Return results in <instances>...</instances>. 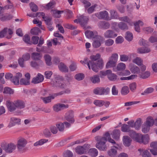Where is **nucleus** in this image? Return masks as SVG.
<instances>
[{
  "label": "nucleus",
  "instance_id": "obj_22",
  "mask_svg": "<svg viewBox=\"0 0 157 157\" xmlns=\"http://www.w3.org/2000/svg\"><path fill=\"white\" fill-rule=\"evenodd\" d=\"M144 123L151 127L153 126L155 124V120L153 117L151 116L147 117Z\"/></svg>",
  "mask_w": 157,
  "mask_h": 157
},
{
  "label": "nucleus",
  "instance_id": "obj_18",
  "mask_svg": "<svg viewBox=\"0 0 157 157\" xmlns=\"http://www.w3.org/2000/svg\"><path fill=\"white\" fill-rule=\"evenodd\" d=\"M44 79V76L41 74L39 73L33 79L32 82L34 84L42 82Z\"/></svg>",
  "mask_w": 157,
  "mask_h": 157
},
{
  "label": "nucleus",
  "instance_id": "obj_55",
  "mask_svg": "<svg viewBox=\"0 0 157 157\" xmlns=\"http://www.w3.org/2000/svg\"><path fill=\"white\" fill-rule=\"evenodd\" d=\"M56 3L55 1H52L48 4L44 5V7L47 9H51L53 7V6L56 4Z\"/></svg>",
  "mask_w": 157,
  "mask_h": 157
},
{
  "label": "nucleus",
  "instance_id": "obj_20",
  "mask_svg": "<svg viewBox=\"0 0 157 157\" xmlns=\"http://www.w3.org/2000/svg\"><path fill=\"white\" fill-rule=\"evenodd\" d=\"M150 147L152 148L150 149V151L153 155H157V142H154L150 144Z\"/></svg>",
  "mask_w": 157,
  "mask_h": 157
},
{
  "label": "nucleus",
  "instance_id": "obj_61",
  "mask_svg": "<svg viewBox=\"0 0 157 157\" xmlns=\"http://www.w3.org/2000/svg\"><path fill=\"white\" fill-rule=\"evenodd\" d=\"M129 57L127 55L125 54H121L120 55V60L122 62H126L128 61Z\"/></svg>",
  "mask_w": 157,
  "mask_h": 157
},
{
  "label": "nucleus",
  "instance_id": "obj_46",
  "mask_svg": "<svg viewBox=\"0 0 157 157\" xmlns=\"http://www.w3.org/2000/svg\"><path fill=\"white\" fill-rule=\"evenodd\" d=\"M150 75V73L149 71H147L144 73H141L139 74V76L143 79H145L148 78Z\"/></svg>",
  "mask_w": 157,
  "mask_h": 157
},
{
  "label": "nucleus",
  "instance_id": "obj_3",
  "mask_svg": "<svg viewBox=\"0 0 157 157\" xmlns=\"http://www.w3.org/2000/svg\"><path fill=\"white\" fill-rule=\"evenodd\" d=\"M90 147V145L85 144L82 146H78L75 148L76 153L79 155L86 154L88 150Z\"/></svg>",
  "mask_w": 157,
  "mask_h": 157
},
{
  "label": "nucleus",
  "instance_id": "obj_48",
  "mask_svg": "<svg viewBox=\"0 0 157 157\" xmlns=\"http://www.w3.org/2000/svg\"><path fill=\"white\" fill-rule=\"evenodd\" d=\"M13 7V6L12 5L6 6H5L4 8L0 6V16H1L2 17H3L4 18L5 17V18H6L2 14L4 10V9H11Z\"/></svg>",
  "mask_w": 157,
  "mask_h": 157
},
{
  "label": "nucleus",
  "instance_id": "obj_11",
  "mask_svg": "<svg viewBox=\"0 0 157 157\" xmlns=\"http://www.w3.org/2000/svg\"><path fill=\"white\" fill-rule=\"evenodd\" d=\"M94 39V40L93 43V46L94 47L96 48L99 47L104 40V39L102 37L98 35Z\"/></svg>",
  "mask_w": 157,
  "mask_h": 157
},
{
  "label": "nucleus",
  "instance_id": "obj_49",
  "mask_svg": "<svg viewBox=\"0 0 157 157\" xmlns=\"http://www.w3.org/2000/svg\"><path fill=\"white\" fill-rule=\"evenodd\" d=\"M150 126L144 123L142 126V131L144 133H147L150 131Z\"/></svg>",
  "mask_w": 157,
  "mask_h": 157
},
{
  "label": "nucleus",
  "instance_id": "obj_24",
  "mask_svg": "<svg viewBox=\"0 0 157 157\" xmlns=\"http://www.w3.org/2000/svg\"><path fill=\"white\" fill-rule=\"evenodd\" d=\"M138 151L142 157H151L150 153L147 150L143 148H140Z\"/></svg>",
  "mask_w": 157,
  "mask_h": 157
},
{
  "label": "nucleus",
  "instance_id": "obj_1",
  "mask_svg": "<svg viewBox=\"0 0 157 157\" xmlns=\"http://www.w3.org/2000/svg\"><path fill=\"white\" fill-rule=\"evenodd\" d=\"M100 57V54L97 53L96 55H92L90 56V60H88L87 58H85L83 60H81L80 62L83 65L86 64L90 70L91 68L94 72H97L99 69L102 68L104 65L103 61L102 59L96 61Z\"/></svg>",
  "mask_w": 157,
  "mask_h": 157
},
{
  "label": "nucleus",
  "instance_id": "obj_33",
  "mask_svg": "<svg viewBox=\"0 0 157 157\" xmlns=\"http://www.w3.org/2000/svg\"><path fill=\"white\" fill-rule=\"evenodd\" d=\"M55 80L56 82H52V84H53L57 86H61L62 87H63V86H62L63 80L61 77L59 76L57 77L56 78Z\"/></svg>",
  "mask_w": 157,
  "mask_h": 157
},
{
  "label": "nucleus",
  "instance_id": "obj_30",
  "mask_svg": "<svg viewBox=\"0 0 157 157\" xmlns=\"http://www.w3.org/2000/svg\"><path fill=\"white\" fill-rule=\"evenodd\" d=\"M118 148L115 146L112 147L111 149L109 150L108 152V154L109 156L115 157L116 156L117 154V149Z\"/></svg>",
  "mask_w": 157,
  "mask_h": 157
},
{
  "label": "nucleus",
  "instance_id": "obj_6",
  "mask_svg": "<svg viewBox=\"0 0 157 157\" xmlns=\"http://www.w3.org/2000/svg\"><path fill=\"white\" fill-rule=\"evenodd\" d=\"M142 123V120L140 118L137 119L135 122L133 120H131L128 122V124L132 128H134L136 130H138L141 128Z\"/></svg>",
  "mask_w": 157,
  "mask_h": 157
},
{
  "label": "nucleus",
  "instance_id": "obj_58",
  "mask_svg": "<svg viewBox=\"0 0 157 157\" xmlns=\"http://www.w3.org/2000/svg\"><path fill=\"white\" fill-rule=\"evenodd\" d=\"M125 38L128 41H131L133 38L132 34L129 32H127L126 33Z\"/></svg>",
  "mask_w": 157,
  "mask_h": 157
},
{
  "label": "nucleus",
  "instance_id": "obj_40",
  "mask_svg": "<svg viewBox=\"0 0 157 157\" xmlns=\"http://www.w3.org/2000/svg\"><path fill=\"white\" fill-rule=\"evenodd\" d=\"M59 70L61 71L66 72L68 71V67L62 63H60L58 65Z\"/></svg>",
  "mask_w": 157,
  "mask_h": 157
},
{
  "label": "nucleus",
  "instance_id": "obj_50",
  "mask_svg": "<svg viewBox=\"0 0 157 157\" xmlns=\"http://www.w3.org/2000/svg\"><path fill=\"white\" fill-rule=\"evenodd\" d=\"M90 79L91 81L94 83H98L100 81L99 76L97 75L91 77Z\"/></svg>",
  "mask_w": 157,
  "mask_h": 157
},
{
  "label": "nucleus",
  "instance_id": "obj_2",
  "mask_svg": "<svg viewBox=\"0 0 157 157\" xmlns=\"http://www.w3.org/2000/svg\"><path fill=\"white\" fill-rule=\"evenodd\" d=\"M95 140L97 142L95 145V147L100 151L106 150L107 146L105 143L107 140L112 144L116 143L115 141L110 137L109 132L105 133L103 136H97L95 137Z\"/></svg>",
  "mask_w": 157,
  "mask_h": 157
},
{
  "label": "nucleus",
  "instance_id": "obj_13",
  "mask_svg": "<svg viewBox=\"0 0 157 157\" xmlns=\"http://www.w3.org/2000/svg\"><path fill=\"white\" fill-rule=\"evenodd\" d=\"M21 122V120L20 118L15 117H11L10 119L8 127L10 128H11L16 124H20Z\"/></svg>",
  "mask_w": 157,
  "mask_h": 157
},
{
  "label": "nucleus",
  "instance_id": "obj_45",
  "mask_svg": "<svg viewBox=\"0 0 157 157\" xmlns=\"http://www.w3.org/2000/svg\"><path fill=\"white\" fill-rule=\"evenodd\" d=\"M130 126L128 125L124 124L122 125L121 127V130L124 132H129L132 130H130Z\"/></svg>",
  "mask_w": 157,
  "mask_h": 157
},
{
  "label": "nucleus",
  "instance_id": "obj_5",
  "mask_svg": "<svg viewBox=\"0 0 157 157\" xmlns=\"http://www.w3.org/2000/svg\"><path fill=\"white\" fill-rule=\"evenodd\" d=\"M28 141L26 139L22 137H20L17 139V146L18 150L21 151L25 149Z\"/></svg>",
  "mask_w": 157,
  "mask_h": 157
},
{
  "label": "nucleus",
  "instance_id": "obj_57",
  "mask_svg": "<svg viewBox=\"0 0 157 157\" xmlns=\"http://www.w3.org/2000/svg\"><path fill=\"white\" fill-rule=\"evenodd\" d=\"M129 90L128 86H123L121 89V93L122 94L126 95L129 92Z\"/></svg>",
  "mask_w": 157,
  "mask_h": 157
},
{
  "label": "nucleus",
  "instance_id": "obj_60",
  "mask_svg": "<svg viewBox=\"0 0 157 157\" xmlns=\"http://www.w3.org/2000/svg\"><path fill=\"white\" fill-rule=\"evenodd\" d=\"M108 78L111 81H114L117 80V76L113 73H110L108 75Z\"/></svg>",
  "mask_w": 157,
  "mask_h": 157
},
{
  "label": "nucleus",
  "instance_id": "obj_63",
  "mask_svg": "<svg viewBox=\"0 0 157 157\" xmlns=\"http://www.w3.org/2000/svg\"><path fill=\"white\" fill-rule=\"evenodd\" d=\"M41 134H43V135L46 137H49L51 135V132L47 128H45L43 130Z\"/></svg>",
  "mask_w": 157,
  "mask_h": 157
},
{
  "label": "nucleus",
  "instance_id": "obj_59",
  "mask_svg": "<svg viewBox=\"0 0 157 157\" xmlns=\"http://www.w3.org/2000/svg\"><path fill=\"white\" fill-rule=\"evenodd\" d=\"M20 83L21 85H29L30 84V81L29 79L23 78L20 80Z\"/></svg>",
  "mask_w": 157,
  "mask_h": 157
},
{
  "label": "nucleus",
  "instance_id": "obj_14",
  "mask_svg": "<svg viewBox=\"0 0 157 157\" xmlns=\"http://www.w3.org/2000/svg\"><path fill=\"white\" fill-rule=\"evenodd\" d=\"M44 15L45 14L44 13H38L35 14V16L36 17L42 18L44 20L46 24H50L51 18L48 17H45Z\"/></svg>",
  "mask_w": 157,
  "mask_h": 157
},
{
  "label": "nucleus",
  "instance_id": "obj_41",
  "mask_svg": "<svg viewBox=\"0 0 157 157\" xmlns=\"http://www.w3.org/2000/svg\"><path fill=\"white\" fill-rule=\"evenodd\" d=\"M132 62L138 66L142 64L143 63V60L140 57H136L132 60Z\"/></svg>",
  "mask_w": 157,
  "mask_h": 157
},
{
  "label": "nucleus",
  "instance_id": "obj_42",
  "mask_svg": "<svg viewBox=\"0 0 157 157\" xmlns=\"http://www.w3.org/2000/svg\"><path fill=\"white\" fill-rule=\"evenodd\" d=\"M110 18L111 19H118L119 16L117 12L114 10H111L110 11Z\"/></svg>",
  "mask_w": 157,
  "mask_h": 157
},
{
  "label": "nucleus",
  "instance_id": "obj_36",
  "mask_svg": "<svg viewBox=\"0 0 157 157\" xmlns=\"http://www.w3.org/2000/svg\"><path fill=\"white\" fill-rule=\"evenodd\" d=\"M87 153L89 155L92 157H95L98 154V151L95 148H92L90 149Z\"/></svg>",
  "mask_w": 157,
  "mask_h": 157
},
{
  "label": "nucleus",
  "instance_id": "obj_64",
  "mask_svg": "<svg viewBox=\"0 0 157 157\" xmlns=\"http://www.w3.org/2000/svg\"><path fill=\"white\" fill-rule=\"evenodd\" d=\"M63 155L64 157H72L73 154L71 151L67 150L63 153Z\"/></svg>",
  "mask_w": 157,
  "mask_h": 157
},
{
  "label": "nucleus",
  "instance_id": "obj_29",
  "mask_svg": "<svg viewBox=\"0 0 157 157\" xmlns=\"http://www.w3.org/2000/svg\"><path fill=\"white\" fill-rule=\"evenodd\" d=\"M65 118L66 120L71 123H74L75 121L73 112L72 111L67 113L66 114Z\"/></svg>",
  "mask_w": 157,
  "mask_h": 157
},
{
  "label": "nucleus",
  "instance_id": "obj_23",
  "mask_svg": "<svg viewBox=\"0 0 157 157\" xmlns=\"http://www.w3.org/2000/svg\"><path fill=\"white\" fill-rule=\"evenodd\" d=\"M85 34L86 37L88 38H95L98 35V33L96 31H91L88 30L85 32Z\"/></svg>",
  "mask_w": 157,
  "mask_h": 157
},
{
  "label": "nucleus",
  "instance_id": "obj_39",
  "mask_svg": "<svg viewBox=\"0 0 157 157\" xmlns=\"http://www.w3.org/2000/svg\"><path fill=\"white\" fill-rule=\"evenodd\" d=\"M15 104V108H18L22 109L24 108L25 103L24 102L21 100H17L14 101Z\"/></svg>",
  "mask_w": 157,
  "mask_h": 157
},
{
  "label": "nucleus",
  "instance_id": "obj_8",
  "mask_svg": "<svg viewBox=\"0 0 157 157\" xmlns=\"http://www.w3.org/2000/svg\"><path fill=\"white\" fill-rule=\"evenodd\" d=\"M109 88L108 87H97L94 90V93L96 94L106 95L109 93Z\"/></svg>",
  "mask_w": 157,
  "mask_h": 157
},
{
  "label": "nucleus",
  "instance_id": "obj_9",
  "mask_svg": "<svg viewBox=\"0 0 157 157\" xmlns=\"http://www.w3.org/2000/svg\"><path fill=\"white\" fill-rule=\"evenodd\" d=\"M95 16L99 19H104L106 20H110L111 18L109 16V13L106 11H104L95 13Z\"/></svg>",
  "mask_w": 157,
  "mask_h": 157
},
{
  "label": "nucleus",
  "instance_id": "obj_19",
  "mask_svg": "<svg viewBox=\"0 0 157 157\" xmlns=\"http://www.w3.org/2000/svg\"><path fill=\"white\" fill-rule=\"evenodd\" d=\"M68 105L63 104H58L55 105L53 107V110L56 112H58L62 109L67 108Z\"/></svg>",
  "mask_w": 157,
  "mask_h": 157
},
{
  "label": "nucleus",
  "instance_id": "obj_26",
  "mask_svg": "<svg viewBox=\"0 0 157 157\" xmlns=\"http://www.w3.org/2000/svg\"><path fill=\"white\" fill-rule=\"evenodd\" d=\"M112 137L116 140H118L120 139L121 131L118 129L114 130L111 134Z\"/></svg>",
  "mask_w": 157,
  "mask_h": 157
},
{
  "label": "nucleus",
  "instance_id": "obj_17",
  "mask_svg": "<svg viewBox=\"0 0 157 157\" xmlns=\"http://www.w3.org/2000/svg\"><path fill=\"white\" fill-rule=\"evenodd\" d=\"M66 128H69L70 126V124L67 122H65L64 123L61 122L58 123L56 124V126L57 128L58 129L59 131H62L64 130V125Z\"/></svg>",
  "mask_w": 157,
  "mask_h": 157
},
{
  "label": "nucleus",
  "instance_id": "obj_31",
  "mask_svg": "<svg viewBox=\"0 0 157 157\" xmlns=\"http://www.w3.org/2000/svg\"><path fill=\"white\" fill-rule=\"evenodd\" d=\"M149 140V136L148 135L146 134L143 135L142 134V136L140 140L141 141L139 143H143L145 144H147L148 143Z\"/></svg>",
  "mask_w": 157,
  "mask_h": 157
},
{
  "label": "nucleus",
  "instance_id": "obj_43",
  "mask_svg": "<svg viewBox=\"0 0 157 157\" xmlns=\"http://www.w3.org/2000/svg\"><path fill=\"white\" fill-rule=\"evenodd\" d=\"M126 68V65L124 63H119L117 66L116 69L115 70L116 71H122L124 70Z\"/></svg>",
  "mask_w": 157,
  "mask_h": 157
},
{
  "label": "nucleus",
  "instance_id": "obj_44",
  "mask_svg": "<svg viewBox=\"0 0 157 157\" xmlns=\"http://www.w3.org/2000/svg\"><path fill=\"white\" fill-rule=\"evenodd\" d=\"M118 58V55L117 54L114 53L112 54L109 58V60L117 63Z\"/></svg>",
  "mask_w": 157,
  "mask_h": 157
},
{
  "label": "nucleus",
  "instance_id": "obj_4",
  "mask_svg": "<svg viewBox=\"0 0 157 157\" xmlns=\"http://www.w3.org/2000/svg\"><path fill=\"white\" fill-rule=\"evenodd\" d=\"M147 42L143 39H141L139 42V44L141 46H143L144 47L140 48L137 50L138 53L140 54L147 53L149 52L150 50L149 48L145 47L147 45Z\"/></svg>",
  "mask_w": 157,
  "mask_h": 157
},
{
  "label": "nucleus",
  "instance_id": "obj_54",
  "mask_svg": "<svg viewBox=\"0 0 157 157\" xmlns=\"http://www.w3.org/2000/svg\"><path fill=\"white\" fill-rule=\"evenodd\" d=\"M44 58L46 64L50 66L51 65V58L50 56L48 55H46L44 56Z\"/></svg>",
  "mask_w": 157,
  "mask_h": 157
},
{
  "label": "nucleus",
  "instance_id": "obj_32",
  "mask_svg": "<svg viewBox=\"0 0 157 157\" xmlns=\"http://www.w3.org/2000/svg\"><path fill=\"white\" fill-rule=\"evenodd\" d=\"M98 25L99 28L103 29H108L110 27L109 24L105 21H101L99 22Z\"/></svg>",
  "mask_w": 157,
  "mask_h": 157
},
{
  "label": "nucleus",
  "instance_id": "obj_37",
  "mask_svg": "<svg viewBox=\"0 0 157 157\" xmlns=\"http://www.w3.org/2000/svg\"><path fill=\"white\" fill-rule=\"evenodd\" d=\"M5 30V36L7 39H10L12 36L13 34V31L12 29H10L5 28L4 29Z\"/></svg>",
  "mask_w": 157,
  "mask_h": 157
},
{
  "label": "nucleus",
  "instance_id": "obj_52",
  "mask_svg": "<svg viewBox=\"0 0 157 157\" xmlns=\"http://www.w3.org/2000/svg\"><path fill=\"white\" fill-rule=\"evenodd\" d=\"M55 97L53 95H51L47 97H44L42 98V99L44 102L45 103H47L51 101V100L52 99H53Z\"/></svg>",
  "mask_w": 157,
  "mask_h": 157
},
{
  "label": "nucleus",
  "instance_id": "obj_25",
  "mask_svg": "<svg viewBox=\"0 0 157 157\" xmlns=\"http://www.w3.org/2000/svg\"><path fill=\"white\" fill-rule=\"evenodd\" d=\"M122 141L124 145L126 147H129L131 145L132 140L128 136H124L122 138Z\"/></svg>",
  "mask_w": 157,
  "mask_h": 157
},
{
  "label": "nucleus",
  "instance_id": "obj_34",
  "mask_svg": "<svg viewBox=\"0 0 157 157\" xmlns=\"http://www.w3.org/2000/svg\"><path fill=\"white\" fill-rule=\"evenodd\" d=\"M48 141V139H40L34 143L33 144V146L36 147H38L41 146L44 144L47 143Z\"/></svg>",
  "mask_w": 157,
  "mask_h": 157
},
{
  "label": "nucleus",
  "instance_id": "obj_12",
  "mask_svg": "<svg viewBox=\"0 0 157 157\" xmlns=\"http://www.w3.org/2000/svg\"><path fill=\"white\" fill-rule=\"evenodd\" d=\"M16 145L13 143H10L6 144L3 149L7 152L11 153L13 152L16 148Z\"/></svg>",
  "mask_w": 157,
  "mask_h": 157
},
{
  "label": "nucleus",
  "instance_id": "obj_28",
  "mask_svg": "<svg viewBox=\"0 0 157 157\" xmlns=\"http://www.w3.org/2000/svg\"><path fill=\"white\" fill-rule=\"evenodd\" d=\"M120 21H123L127 22L129 25L132 26L133 24L132 21L128 17L125 16L121 17H119L118 19Z\"/></svg>",
  "mask_w": 157,
  "mask_h": 157
},
{
  "label": "nucleus",
  "instance_id": "obj_35",
  "mask_svg": "<svg viewBox=\"0 0 157 157\" xmlns=\"http://www.w3.org/2000/svg\"><path fill=\"white\" fill-rule=\"evenodd\" d=\"M22 74L18 72L16 74V75L14 77L12 82L15 85H18L19 84V78L22 77Z\"/></svg>",
  "mask_w": 157,
  "mask_h": 157
},
{
  "label": "nucleus",
  "instance_id": "obj_7",
  "mask_svg": "<svg viewBox=\"0 0 157 157\" xmlns=\"http://www.w3.org/2000/svg\"><path fill=\"white\" fill-rule=\"evenodd\" d=\"M88 20L89 18L87 17L84 16L82 15L79 18L74 20V22L77 23H79L82 27L85 29H89L90 27L89 26L86 27V26Z\"/></svg>",
  "mask_w": 157,
  "mask_h": 157
},
{
  "label": "nucleus",
  "instance_id": "obj_47",
  "mask_svg": "<svg viewBox=\"0 0 157 157\" xmlns=\"http://www.w3.org/2000/svg\"><path fill=\"white\" fill-rule=\"evenodd\" d=\"M42 57V55L39 53L34 52L32 54L31 58L34 60H40Z\"/></svg>",
  "mask_w": 157,
  "mask_h": 157
},
{
  "label": "nucleus",
  "instance_id": "obj_56",
  "mask_svg": "<svg viewBox=\"0 0 157 157\" xmlns=\"http://www.w3.org/2000/svg\"><path fill=\"white\" fill-rule=\"evenodd\" d=\"M116 63L110 60H108V61L106 65V67L107 68H110L114 67L116 66Z\"/></svg>",
  "mask_w": 157,
  "mask_h": 157
},
{
  "label": "nucleus",
  "instance_id": "obj_51",
  "mask_svg": "<svg viewBox=\"0 0 157 157\" xmlns=\"http://www.w3.org/2000/svg\"><path fill=\"white\" fill-rule=\"evenodd\" d=\"M137 77V75H132L127 77H121L120 78V79L121 80H129L133 79L136 78Z\"/></svg>",
  "mask_w": 157,
  "mask_h": 157
},
{
  "label": "nucleus",
  "instance_id": "obj_62",
  "mask_svg": "<svg viewBox=\"0 0 157 157\" xmlns=\"http://www.w3.org/2000/svg\"><path fill=\"white\" fill-rule=\"evenodd\" d=\"M84 75L82 73H79L76 74L75 76V78L78 81H80L82 80L84 78Z\"/></svg>",
  "mask_w": 157,
  "mask_h": 157
},
{
  "label": "nucleus",
  "instance_id": "obj_10",
  "mask_svg": "<svg viewBox=\"0 0 157 157\" xmlns=\"http://www.w3.org/2000/svg\"><path fill=\"white\" fill-rule=\"evenodd\" d=\"M129 135L134 141L139 143L141 141V134L137 133L134 131L131 130L129 133Z\"/></svg>",
  "mask_w": 157,
  "mask_h": 157
},
{
  "label": "nucleus",
  "instance_id": "obj_38",
  "mask_svg": "<svg viewBox=\"0 0 157 157\" xmlns=\"http://www.w3.org/2000/svg\"><path fill=\"white\" fill-rule=\"evenodd\" d=\"M118 27L119 30L120 29L122 30H127L128 28L127 24L123 22H120L118 23Z\"/></svg>",
  "mask_w": 157,
  "mask_h": 157
},
{
  "label": "nucleus",
  "instance_id": "obj_15",
  "mask_svg": "<svg viewBox=\"0 0 157 157\" xmlns=\"http://www.w3.org/2000/svg\"><path fill=\"white\" fill-rule=\"evenodd\" d=\"M128 67L131 72L132 73H139L140 72V69L139 67L132 63H130Z\"/></svg>",
  "mask_w": 157,
  "mask_h": 157
},
{
  "label": "nucleus",
  "instance_id": "obj_16",
  "mask_svg": "<svg viewBox=\"0 0 157 157\" xmlns=\"http://www.w3.org/2000/svg\"><path fill=\"white\" fill-rule=\"evenodd\" d=\"M117 35V33L111 30H108L104 33V36L106 38H114Z\"/></svg>",
  "mask_w": 157,
  "mask_h": 157
},
{
  "label": "nucleus",
  "instance_id": "obj_21",
  "mask_svg": "<svg viewBox=\"0 0 157 157\" xmlns=\"http://www.w3.org/2000/svg\"><path fill=\"white\" fill-rule=\"evenodd\" d=\"M6 105L9 110L10 112L16 109L14 101L13 102L10 100H7L6 102Z\"/></svg>",
  "mask_w": 157,
  "mask_h": 157
},
{
  "label": "nucleus",
  "instance_id": "obj_53",
  "mask_svg": "<svg viewBox=\"0 0 157 157\" xmlns=\"http://www.w3.org/2000/svg\"><path fill=\"white\" fill-rule=\"evenodd\" d=\"M13 90L10 88L8 87H5L3 91L4 93L9 94H13Z\"/></svg>",
  "mask_w": 157,
  "mask_h": 157
},
{
  "label": "nucleus",
  "instance_id": "obj_27",
  "mask_svg": "<svg viewBox=\"0 0 157 157\" xmlns=\"http://www.w3.org/2000/svg\"><path fill=\"white\" fill-rule=\"evenodd\" d=\"M144 25V22L140 20L135 22L134 23V25L135 31L138 32H140V26H142Z\"/></svg>",
  "mask_w": 157,
  "mask_h": 157
}]
</instances>
